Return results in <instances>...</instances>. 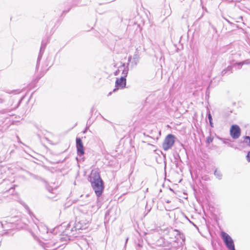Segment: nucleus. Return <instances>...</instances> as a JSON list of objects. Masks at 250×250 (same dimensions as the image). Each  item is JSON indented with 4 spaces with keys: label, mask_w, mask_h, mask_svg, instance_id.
Instances as JSON below:
<instances>
[{
    "label": "nucleus",
    "mask_w": 250,
    "mask_h": 250,
    "mask_svg": "<svg viewBox=\"0 0 250 250\" xmlns=\"http://www.w3.org/2000/svg\"><path fill=\"white\" fill-rule=\"evenodd\" d=\"M76 220L75 223L71 222L68 225L66 229L63 232L62 235H65V238L61 237V239L63 241V239L65 241L70 240L71 237H77L78 234V231L82 229H85L88 227V224L89 221H86L84 223L83 225H82V221H78Z\"/></svg>",
    "instance_id": "obj_1"
},
{
    "label": "nucleus",
    "mask_w": 250,
    "mask_h": 250,
    "mask_svg": "<svg viewBox=\"0 0 250 250\" xmlns=\"http://www.w3.org/2000/svg\"><path fill=\"white\" fill-rule=\"evenodd\" d=\"M89 182L97 196L100 197L104 189V181L101 178L99 172L96 170H92L89 176Z\"/></svg>",
    "instance_id": "obj_2"
},
{
    "label": "nucleus",
    "mask_w": 250,
    "mask_h": 250,
    "mask_svg": "<svg viewBox=\"0 0 250 250\" xmlns=\"http://www.w3.org/2000/svg\"><path fill=\"white\" fill-rule=\"evenodd\" d=\"M120 68H124L122 70V76L120 78H117L115 82V86L117 89H123L125 87L126 84V77L128 72V66H125V63H123L119 66Z\"/></svg>",
    "instance_id": "obj_3"
},
{
    "label": "nucleus",
    "mask_w": 250,
    "mask_h": 250,
    "mask_svg": "<svg viewBox=\"0 0 250 250\" xmlns=\"http://www.w3.org/2000/svg\"><path fill=\"white\" fill-rule=\"evenodd\" d=\"M221 237L225 245L229 250H235L233 240L228 233L224 231H222Z\"/></svg>",
    "instance_id": "obj_4"
},
{
    "label": "nucleus",
    "mask_w": 250,
    "mask_h": 250,
    "mask_svg": "<svg viewBox=\"0 0 250 250\" xmlns=\"http://www.w3.org/2000/svg\"><path fill=\"white\" fill-rule=\"evenodd\" d=\"M174 142L175 136L171 134L167 135L163 144V148L164 150L167 151L170 148L174 145Z\"/></svg>",
    "instance_id": "obj_5"
},
{
    "label": "nucleus",
    "mask_w": 250,
    "mask_h": 250,
    "mask_svg": "<svg viewBox=\"0 0 250 250\" xmlns=\"http://www.w3.org/2000/svg\"><path fill=\"white\" fill-rule=\"evenodd\" d=\"M169 234L172 236H174L175 238V241H178L180 239H181V244L182 245L183 243H184L185 237L184 234L181 233L178 230L171 229L169 230Z\"/></svg>",
    "instance_id": "obj_6"
},
{
    "label": "nucleus",
    "mask_w": 250,
    "mask_h": 250,
    "mask_svg": "<svg viewBox=\"0 0 250 250\" xmlns=\"http://www.w3.org/2000/svg\"><path fill=\"white\" fill-rule=\"evenodd\" d=\"M230 135L234 139H238L241 135V129L237 125H233L230 128Z\"/></svg>",
    "instance_id": "obj_7"
},
{
    "label": "nucleus",
    "mask_w": 250,
    "mask_h": 250,
    "mask_svg": "<svg viewBox=\"0 0 250 250\" xmlns=\"http://www.w3.org/2000/svg\"><path fill=\"white\" fill-rule=\"evenodd\" d=\"M76 141L77 154L81 157L84 153L83 143L80 138H77Z\"/></svg>",
    "instance_id": "obj_8"
},
{
    "label": "nucleus",
    "mask_w": 250,
    "mask_h": 250,
    "mask_svg": "<svg viewBox=\"0 0 250 250\" xmlns=\"http://www.w3.org/2000/svg\"><path fill=\"white\" fill-rule=\"evenodd\" d=\"M140 55L138 51V48L136 49V52L132 57V61L131 62V66H136L139 62Z\"/></svg>",
    "instance_id": "obj_9"
},
{
    "label": "nucleus",
    "mask_w": 250,
    "mask_h": 250,
    "mask_svg": "<svg viewBox=\"0 0 250 250\" xmlns=\"http://www.w3.org/2000/svg\"><path fill=\"white\" fill-rule=\"evenodd\" d=\"M45 46H46L45 43H44L43 42H42V44H41V48H40V53H39V56L38 57L36 67H37L38 66L39 63H40V61L42 59V55L44 50L45 49Z\"/></svg>",
    "instance_id": "obj_10"
},
{
    "label": "nucleus",
    "mask_w": 250,
    "mask_h": 250,
    "mask_svg": "<svg viewBox=\"0 0 250 250\" xmlns=\"http://www.w3.org/2000/svg\"><path fill=\"white\" fill-rule=\"evenodd\" d=\"M37 228L39 229V230L42 233V234H45L48 232V229L46 226L42 224H39L37 226Z\"/></svg>",
    "instance_id": "obj_11"
},
{
    "label": "nucleus",
    "mask_w": 250,
    "mask_h": 250,
    "mask_svg": "<svg viewBox=\"0 0 250 250\" xmlns=\"http://www.w3.org/2000/svg\"><path fill=\"white\" fill-rule=\"evenodd\" d=\"M156 245L158 247H165L166 246L165 244V239L164 238H160L156 242Z\"/></svg>",
    "instance_id": "obj_12"
},
{
    "label": "nucleus",
    "mask_w": 250,
    "mask_h": 250,
    "mask_svg": "<svg viewBox=\"0 0 250 250\" xmlns=\"http://www.w3.org/2000/svg\"><path fill=\"white\" fill-rule=\"evenodd\" d=\"M214 175L217 178L220 180L222 179V174L220 171H218L217 169L215 170L214 172Z\"/></svg>",
    "instance_id": "obj_13"
},
{
    "label": "nucleus",
    "mask_w": 250,
    "mask_h": 250,
    "mask_svg": "<svg viewBox=\"0 0 250 250\" xmlns=\"http://www.w3.org/2000/svg\"><path fill=\"white\" fill-rule=\"evenodd\" d=\"M243 142L245 143L247 146H250V137L249 136H246L244 137Z\"/></svg>",
    "instance_id": "obj_14"
},
{
    "label": "nucleus",
    "mask_w": 250,
    "mask_h": 250,
    "mask_svg": "<svg viewBox=\"0 0 250 250\" xmlns=\"http://www.w3.org/2000/svg\"><path fill=\"white\" fill-rule=\"evenodd\" d=\"M247 62H246V61H243V62H236V63H235L233 65L234 66H235V65H237L238 66V69H241V66L245 64H246Z\"/></svg>",
    "instance_id": "obj_15"
},
{
    "label": "nucleus",
    "mask_w": 250,
    "mask_h": 250,
    "mask_svg": "<svg viewBox=\"0 0 250 250\" xmlns=\"http://www.w3.org/2000/svg\"><path fill=\"white\" fill-rule=\"evenodd\" d=\"M4 94L2 92H0V103H3L4 102Z\"/></svg>",
    "instance_id": "obj_16"
},
{
    "label": "nucleus",
    "mask_w": 250,
    "mask_h": 250,
    "mask_svg": "<svg viewBox=\"0 0 250 250\" xmlns=\"http://www.w3.org/2000/svg\"><path fill=\"white\" fill-rule=\"evenodd\" d=\"M213 141V138L211 137V136H208L207 138V139H206V142L208 144H210Z\"/></svg>",
    "instance_id": "obj_17"
},
{
    "label": "nucleus",
    "mask_w": 250,
    "mask_h": 250,
    "mask_svg": "<svg viewBox=\"0 0 250 250\" xmlns=\"http://www.w3.org/2000/svg\"><path fill=\"white\" fill-rule=\"evenodd\" d=\"M123 69H124V68H120L119 67L118 69L114 73V75L117 76V75H119L120 70L122 71V70Z\"/></svg>",
    "instance_id": "obj_18"
},
{
    "label": "nucleus",
    "mask_w": 250,
    "mask_h": 250,
    "mask_svg": "<svg viewBox=\"0 0 250 250\" xmlns=\"http://www.w3.org/2000/svg\"><path fill=\"white\" fill-rule=\"evenodd\" d=\"M207 116L209 121H212V116L209 111L208 112Z\"/></svg>",
    "instance_id": "obj_19"
},
{
    "label": "nucleus",
    "mask_w": 250,
    "mask_h": 250,
    "mask_svg": "<svg viewBox=\"0 0 250 250\" xmlns=\"http://www.w3.org/2000/svg\"><path fill=\"white\" fill-rule=\"evenodd\" d=\"M225 69L227 70V72L229 71L230 73H232V67L231 66H228Z\"/></svg>",
    "instance_id": "obj_20"
},
{
    "label": "nucleus",
    "mask_w": 250,
    "mask_h": 250,
    "mask_svg": "<svg viewBox=\"0 0 250 250\" xmlns=\"http://www.w3.org/2000/svg\"><path fill=\"white\" fill-rule=\"evenodd\" d=\"M246 158L248 162H250V151L248 152Z\"/></svg>",
    "instance_id": "obj_21"
},
{
    "label": "nucleus",
    "mask_w": 250,
    "mask_h": 250,
    "mask_svg": "<svg viewBox=\"0 0 250 250\" xmlns=\"http://www.w3.org/2000/svg\"><path fill=\"white\" fill-rule=\"evenodd\" d=\"M132 59V57L130 56H129L128 58V62H131V60ZM129 62L127 63V65L126 66H128V65H129Z\"/></svg>",
    "instance_id": "obj_22"
},
{
    "label": "nucleus",
    "mask_w": 250,
    "mask_h": 250,
    "mask_svg": "<svg viewBox=\"0 0 250 250\" xmlns=\"http://www.w3.org/2000/svg\"><path fill=\"white\" fill-rule=\"evenodd\" d=\"M227 73V70H226L225 69L223 70H222L221 74H222V75L223 76V75H225Z\"/></svg>",
    "instance_id": "obj_23"
},
{
    "label": "nucleus",
    "mask_w": 250,
    "mask_h": 250,
    "mask_svg": "<svg viewBox=\"0 0 250 250\" xmlns=\"http://www.w3.org/2000/svg\"><path fill=\"white\" fill-rule=\"evenodd\" d=\"M47 188L48 191H49L50 192H51L53 190V189L50 187H47Z\"/></svg>",
    "instance_id": "obj_24"
},
{
    "label": "nucleus",
    "mask_w": 250,
    "mask_h": 250,
    "mask_svg": "<svg viewBox=\"0 0 250 250\" xmlns=\"http://www.w3.org/2000/svg\"><path fill=\"white\" fill-rule=\"evenodd\" d=\"M209 125H210V126L213 127V124L212 121H209Z\"/></svg>",
    "instance_id": "obj_25"
},
{
    "label": "nucleus",
    "mask_w": 250,
    "mask_h": 250,
    "mask_svg": "<svg viewBox=\"0 0 250 250\" xmlns=\"http://www.w3.org/2000/svg\"><path fill=\"white\" fill-rule=\"evenodd\" d=\"M220 140H223V143L224 144H228V142L225 139H223L221 138Z\"/></svg>",
    "instance_id": "obj_26"
},
{
    "label": "nucleus",
    "mask_w": 250,
    "mask_h": 250,
    "mask_svg": "<svg viewBox=\"0 0 250 250\" xmlns=\"http://www.w3.org/2000/svg\"><path fill=\"white\" fill-rule=\"evenodd\" d=\"M79 221H82V225H83L84 223L85 222L88 221V220H80Z\"/></svg>",
    "instance_id": "obj_27"
},
{
    "label": "nucleus",
    "mask_w": 250,
    "mask_h": 250,
    "mask_svg": "<svg viewBox=\"0 0 250 250\" xmlns=\"http://www.w3.org/2000/svg\"><path fill=\"white\" fill-rule=\"evenodd\" d=\"M225 20L228 22L229 23V24H232V22H231L230 21H229V20H228L227 19H225Z\"/></svg>",
    "instance_id": "obj_28"
},
{
    "label": "nucleus",
    "mask_w": 250,
    "mask_h": 250,
    "mask_svg": "<svg viewBox=\"0 0 250 250\" xmlns=\"http://www.w3.org/2000/svg\"><path fill=\"white\" fill-rule=\"evenodd\" d=\"M225 20L228 22L229 23V24H232V22H231L230 21H229V20H228L227 19H225Z\"/></svg>",
    "instance_id": "obj_29"
},
{
    "label": "nucleus",
    "mask_w": 250,
    "mask_h": 250,
    "mask_svg": "<svg viewBox=\"0 0 250 250\" xmlns=\"http://www.w3.org/2000/svg\"><path fill=\"white\" fill-rule=\"evenodd\" d=\"M12 91H6V93L10 94V93H12Z\"/></svg>",
    "instance_id": "obj_30"
},
{
    "label": "nucleus",
    "mask_w": 250,
    "mask_h": 250,
    "mask_svg": "<svg viewBox=\"0 0 250 250\" xmlns=\"http://www.w3.org/2000/svg\"><path fill=\"white\" fill-rule=\"evenodd\" d=\"M0 224H1L2 228H3V224L1 222H0Z\"/></svg>",
    "instance_id": "obj_31"
},
{
    "label": "nucleus",
    "mask_w": 250,
    "mask_h": 250,
    "mask_svg": "<svg viewBox=\"0 0 250 250\" xmlns=\"http://www.w3.org/2000/svg\"><path fill=\"white\" fill-rule=\"evenodd\" d=\"M21 101V100H20V101H19V103H18V105H19V104H20Z\"/></svg>",
    "instance_id": "obj_32"
},
{
    "label": "nucleus",
    "mask_w": 250,
    "mask_h": 250,
    "mask_svg": "<svg viewBox=\"0 0 250 250\" xmlns=\"http://www.w3.org/2000/svg\"><path fill=\"white\" fill-rule=\"evenodd\" d=\"M116 88H115V89L113 90V91H114H114H116Z\"/></svg>",
    "instance_id": "obj_33"
}]
</instances>
